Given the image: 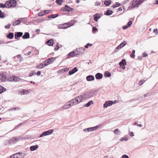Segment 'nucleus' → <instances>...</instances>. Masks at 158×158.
<instances>
[{
  "mask_svg": "<svg viewBox=\"0 0 158 158\" xmlns=\"http://www.w3.org/2000/svg\"><path fill=\"white\" fill-rule=\"evenodd\" d=\"M97 92L98 90H91L86 92L84 95V98L86 99L91 98L96 95Z\"/></svg>",
  "mask_w": 158,
  "mask_h": 158,
  "instance_id": "1",
  "label": "nucleus"
},
{
  "mask_svg": "<svg viewBox=\"0 0 158 158\" xmlns=\"http://www.w3.org/2000/svg\"><path fill=\"white\" fill-rule=\"evenodd\" d=\"M83 96L80 95L78 97H76L75 99L72 100V101L74 105H76L78 103L81 102L83 100Z\"/></svg>",
  "mask_w": 158,
  "mask_h": 158,
  "instance_id": "2",
  "label": "nucleus"
},
{
  "mask_svg": "<svg viewBox=\"0 0 158 158\" xmlns=\"http://www.w3.org/2000/svg\"><path fill=\"white\" fill-rule=\"evenodd\" d=\"M141 4L140 0H133L132 2V6L130 8L132 9L138 7Z\"/></svg>",
  "mask_w": 158,
  "mask_h": 158,
  "instance_id": "3",
  "label": "nucleus"
},
{
  "mask_svg": "<svg viewBox=\"0 0 158 158\" xmlns=\"http://www.w3.org/2000/svg\"><path fill=\"white\" fill-rule=\"evenodd\" d=\"M78 50V49H77V50H75L73 51L70 52L68 54L69 56H70L72 57L79 55L80 53H81V52H80Z\"/></svg>",
  "mask_w": 158,
  "mask_h": 158,
  "instance_id": "4",
  "label": "nucleus"
},
{
  "mask_svg": "<svg viewBox=\"0 0 158 158\" xmlns=\"http://www.w3.org/2000/svg\"><path fill=\"white\" fill-rule=\"evenodd\" d=\"M54 132V130L53 129L49 130L47 131L44 132L40 135V137H42L44 136L48 135L51 134Z\"/></svg>",
  "mask_w": 158,
  "mask_h": 158,
  "instance_id": "5",
  "label": "nucleus"
},
{
  "mask_svg": "<svg viewBox=\"0 0 158 158\" xmlns=\"http://www.w3.org/2000/svg\"><path fill=\"white\" fill-rule=\"evenodd\" d=\"M127 44V42L126 41H124L121 43L115 49L114 52H117L118 50L122 48L123 47Z\"/></svg>",
  "mask_w": 158,
  "mask_h": 158,
  "instance_id": "6",
  "label": "nucleus"
},
{
  "mask_svg": "<svg viewBox=\"0 0 158 158\" xmlns=\"http://www.w3.org/2000/svg\"><path fill=\"white\" fill-rule=\"evenodd\" d=\"M74 105L72 100L67 102L62 107V108L64 109H66L69 108L71 106Z\"/></svg>",
  "mask_w": 158,
  "mask_h": 158,
  "instance_id": "7",
  "label": "nucleus"
},
{
  "mask_svg": "<svg viewBox=\"0 0 158 158\" xmlns=\"http://www.w3.org/2000/svg\"><path fill=\"white\" fill-rule=\"evenodd\" d=\"M119 66L121 67L123 69H125V65H126V61L125 60L123 59L119 63Z\"/></svg>",
  "mask_w": 158,
  "mask_h": 158,
  "instance_id": "8",
  "label": "nucleus"
},
{
  "mask_svg": "<svg viewBox=\"0 0 158 158\" xmlns=\"http://www.w3.org/2000/svg\"><path fill=\"white\" fill-rule=\"evenodd\" d=\"M23 35L22 32H18L15 33V37L16 39H18L20 37H21Z\"/></svg>",
  "mask_w": 158,
  "mask_h": 158,
  "instance_id": "9",
  "label": "nucleus"
},
{
  "mask_svg": "<svg viewBox=\"0 0 158 158\" xmlns=\"http://www.w3.org/2000/svg\"><path fill=\"white\" fill-rule=\"evenodd\" d=\"M113 102L112 101H108L106 102L104 104V107L106 108L108 106H110L112 105Z\"/></svg>",
  "mask_w": 158,
  "mask_h": 158,
  "instance_id": "10",
  "label": "nucleus"
},
{
  "mask_svg": "<svg viewBox=\"0 0 158 158\" xmlns=\"http://www.w3.org/2000/svg\"><path fill=\"white\" fill-rule=\"evenodd\" d=\"M78 71V69L77 67H75L72 70L70 71L69 72V75H71Z\"/></svg>",
  "mask_w": 158,
  "mask_h": 158,
  "instance_id": "11",
  "label": "nucleus"
},
{
  "mask_svg": "<svg viewBox=\"0 0 158 158\" xmlns=\"http://www.w3.org/2000/svg\"><path fill=\"white\" fill-rule=\"evenodd\" d=\"M95 78L94 76L90 75L86 77V79L88 81H91L92 80H94Z\"/></svg>",
  "mask_w": 158,
  "mask_h": 158,
  "instance_id": "12",
  "label": "nucleus"
},
{
  "mask_svg": "<svg viewBox=\"0 0 158 158\" xmlns=\"http://www.w3.org/2000/svg\"><path fill=\"white\" fill-rule=\"evenodd\" d=\"M98 127V126H97L94 127L88 128H87V131L89 132L94 131L97 129Z\"/></svg>",
  "mask_w": 158,
  "mask_h": 158,
  "instance_id": "13",
  "label": "nucleus"
},
{
  "mask_svg": "<svg viewBox=\"0 0 158 158\" xmlns=\"http://www.w3.org/2000/svg\"><path fill=\"white\" fill-rule=\"evenodd\" d=\"M14 58L16 61L19 60L21 61L22 60V58L21 57V55H18L17 56L14 57Z\"/></svg>",
  "mask_w": 158,
  "mask_h": 158,
  "instance_id": "14",
  "label": "nucleus"
},
{
  "mask_svg": "<svg viewBox=\"0 0 158 158\" xmlns=\"http://www.w3.org/2000/svg\"><path fill=\"white\" fill-rule=\"evenodd\" d=\"M100 15L98 13L94 15V20L96 21H97L100 18Z\"/></svg>",
  "mask_w": 158,
  "mask_h": 158,
  "instance_id": "15",
  "label": "nucleus"
},
{
  "mask_svg": "<svg viewBox=\"0 0 158 158\" xmlns=\"http://www.w3.org/2000/svg\"><path fill=\"white\" fill-rule=\"evenodd\" d=\"M95 77L97 79H101L102 78L103 75L100 73H97Z\"/></svg>",
  "mask_w": 158,
  "mask_h": 158,
  "instance_id": "16",
  "label": "nucleus"
},
{
  "mask_svg": "<svg viewBox=\"0 0 158 158\" xmlns=\"http://www.w3.org/2000/svg\"><path fill=\"white\" fill-rule=\"evenodd\" d=\"M16 3L17 2L16 0H10V7L16 6Z\"/></svg>",
  "mask_w": 158,
  "mask_h": 158,
  "instance_id": "17",
  "label": "nucleus"
},
{
  "mask_svg": "<svg viewBox=\"0 0 158 158\" xmlns=\"http://www.w3.org/2000/svg\"><path fill=\"white\" fill-rule=\"evenodd\" d=\"M38 147L39 146L38 145L32 146L30 147V150L31 151H33L36 150Z\"/></svg>",
  "mask_w": 158,
  "mask_h": 158,
  "instance_id": "18",
  "label": "nucleus"
},
{
  "mask_svg": "<svg viewBox=\"0 0 158 158\" xmlns=\"http://www.w3.org/2000/svg\"><path fill=\"white\" fill-rule=\"evenodd\" d=\"M30 36L29 33L28 32H26L23 36L22 38L23 39H27L29 38Z\"/></svg>",
  "mask_w": 158,
  "mask_h": 158,
  "instance_id": "19",
  "label": "nucleus"
},
{
  "mask_svg": "<svg viewBox=\"0 0 158 158\" xmlns=\"http://www.w3.org/2000/svg\"><path fill=\"white\" fill-rule=\"evenodd\" d=\"M6 78V76L4 74H0V80L3 81H5Z\"/></svg>",
  "mask_w": 158,
  "mask_h": 158,
  "instance_id": "20",
  "label": "nucleus"
},
{
  "mask_svg": "<svg viewBox=\"0 0 158 158\" xmlns=\"http://www.w3.org/2000/svg\"><path fill=\"white\" fill-rule=\"evenodd\" d=\"M47 43L49 46H52L53 44V40L52 39L50 40L47 41Z\"/></svg>",
  "mask_w": 158,
  "mask_h": 158,
  "instance_id": "21",
  "label": "nucleus"
},
{
  "mask_svg": "<svg viewBox=\"0 0 158 158\" xmlns=\"http://www.w3.org/2000/svg\"><path fill=\"white\" fill-rule=\"evenodd\" d=\"M18 155V158H23L25 156H26L25 154L21 152V153L19 152L17 153Z\"/></svg>",
  "mask_w": 158,
  "mask_h": 158,
  "instance_id": "22",
  "label": "nucleus"
},
{
  "mask_svg": "<svg viewBox=\"0 0 158 158\" xmlns=\"http://www.w3.org/2000/svg\"><path fill=\"white\" fill-rule=\"evenodd\" d=\"M44 67L45 66H44V64H43V63L42 62L39 65H38L36 66V68L38 69H42L44 68Z\"/></svg>",
  "mask_w": 158,
  "mask_h": 158,
  "instance_id": "23",
  "label": "nucleus"
},
{
  "mask_svg": "<svg viewBox=\"0 0 158 158\" xmlns=\"http://www.w3.org/2000/svg\"><path fill=\"white\" fill-rule=\"evenodd\" d=\"M21 23V21L19 20H17L14 22L12 23L13 25L14 26H16L19 24Z\"/></svg>",
  "mask_w": 158,
  "mask_h": 158,
  "instance_id": "24",
  "label": "nucleus"
},
{
  "mask_svg": "<svg viewBox=\"0 0 158 158\" xmlns=\"http://www.w3.org/2000/svg\"><path fill=\"white\" fill-rule=\"evenodd\" d=\"M29 93V91L26 89H23L22 90L21 92V95H24L27 94Z\"/></svg>",
  "mask_w": 158,
  "mask_h": 158,
  "instance_id": "25",
  "label": "nucleus"
},
{
  "mask_svg": "<svg viewBox=\"0 0 158 158\" xmlns=\"http://www.w3.org/2000/svg\"><path fill=\"white\" fill-rule=\"evenodd\" d=\"M4 4L5 5L6 8H10V0L7 1Z\"/></svg>",
  "mask_w": 158,
  "mask_h": 158,
  "instance_id": "26",
  "label": "nucleus"
},
{
  "mask_svg": "<svg viewBox=\"0 0 158 158\" xmlns=\"http://www.w3.org/2000/svg\"><path fill=\"white\" fill-rule=\"evenodd\" d=\"M54 60L55 58L54 57H52L50 58H49L46 60L49 62L48 63L49 64L52 63Z\"/></svg>",
  "mask_w": 158,
  "mask_h": 158,
  "instance_id": "27",
  "label": "nucleus"
},
{
  "mask_svg": "<svg viewBox=\"0 0 158 158\" xmlns=\"http://www.w3.org/2000/svg\"><path fill=\"white\" fill-rule=\"evenodd\" d=\"M65 10L68 11H72V8H71L70 7L66 5L65 6Z\"/></svg>",
  "mask_w": 158,
  "mask_h": 158,
  "instance_id": "28",
  "label": "nucleus"
},
{
  "mask_svg": "<svg viewBox=\"0 0 158 158\" xmlns=\"http://www.w3.org/2000/svg\"><path fill=\"white\" fill-rule=\"evenodd\" d=\"M6 90V88H4L2 86H0V94L5 91Z\"/></svg>",
  "mask_w": 158,
  "mask_h": 158,
  "instance_id": "29",
  "label": "nucleus"
},
{
  "mask_svg": "<svg viewBox=\"0 0 158 158\" xmlns=\"http://www.w3.org/2000/svg\"><path fill=\"white\" fill-rule=\"evenodd\" d=\"M93 102L92 101H90L85 105L86 107H89L91 105L93 104Z\"/></svg>",
  "mask_w": 158,
  "mask_h": 158,
  "instance_id": "30",
  "label": "nucleus"
},
{
  "mask_svg": "<svg viewBox=\"0 0 158 158\" xmlns=\"http://www.w3.org/2000/svg\"><path fill=\"white\" fill-rule=\"evenodd\" d=\"M113 11L111 10H107L106 11V14L107 15H110L112 14Z\"/></svg>",
  "mask_w": 158,
  "mask_h": 158,
  "instance_id": "31",
  "label": "nucleus"
},
{
  "mask_svg": "<svg viewBox=\"0 0 158 158\" xmlns=\"http://www.w3.org/2000/svg\"><path fill=\"white\" fill-rule=\"evenodd\" d=\"M58 15L56 14H53L52 15H51L48 16V18H55L58 16Z\"/></svg>",
  "mask_w": 158,
  "mask_h": 158,
  "instance_id": "32",
  "label": "nucleus"
},
{
  "mask_svg": "<svg viewBox=\"0 0 158 158\" xmlns=\"http://www.w3.org/2000/svg\"><path fill=\"white\" fill-rule=\"evenodd\" d=\"M44 20L45 19H37V23H39L43 22Z\"/></svg>",
  "mask_w": 158,
  "mask_h": 158,
  "instance_id": "33",
  "label": "nucleus"
},
{
  "mask_svg": "<svg viewBox=\"0 0 158 158\" xmlns=\"http://www.w3.org/2000/svg\"><path fill=\"white\" fill-rule=\"evenodd\" d=\"M111 3V1H106L104 2V4L106 6H109Z\"/></svg>",
  "mask_w": 158,
  "mask_h": 158,
  "instance_id": "34",
  "label": "nucleus"
},
{
  "mask_svg": "<svg viewBox=\"0 0 158 158\" xmlns=\"http://www.w3.org/2000/svg\"><path fill=\"white\" fill-rule=\"evenodd\" d=\"M13 79L14 81H18L20 80V78L15 76L13 77Z\"/></svg>",
  "mask_w": 158,
  "mask_h": 158,
  "instance_id": "35",
  "label": "nucleus"
},
{
  "mask_svg": "<svg viewBox=\"0 0 158 158\" xmlns=\"http://www.w3.org/2000/svg\"><path fill=\"white\" fill-rule=\"evenodd\" d=\"M48 61L47 60H45L43 61L42 63H43V64H44V66L45 67L46 66H47V65H48L49 64L48 63Z\"/></svg>",
  "mask_w": 158,
  "mask_h": 158,
  "instance_id": "36",
  "label": "nucleus"
},
{
  "mask_svg": "<svg viewBox=\"0 0 158 158\" xmlns=\"http://www.w3.org/2000/svg\"><path fill=\"white\" fill-rule=\"evenodd\" d=\"M5 17V15L0 10V18H3Z\"/></svg>",
  "mask_w": 158,
  "mask_h": 158,
  "instance_id": "37",
  "label": "nucleus"
},
{
  "mask_svg": "<svg viewBox=\"0 0 158 158\" xmlns=\"http://www.w3.org/2000/svg\"><path fill=\"white\" fill-rule=\"evenodd\" d=\"M10 158H18V153H15L11 156Z\"/></svg>",
  "mask_w": 158,
  "mask_h": 158,
  "instance_id": "38",
  "label": "nucleus"
},
{
  "mask_svg": "<svg viewBox=\"0 0 158 158\" xmlns=\"http://www.w3.org/2000/svg\"><path fill=\"white\" fill-rule=\"evenodd\" d=\"M56 2L58 4L60 5L63 2V0H56Z\"/></svg>",
  "mask_w": 158,
  "mask_h": 158,
  "instance_id": "39",
  "label": "nucleus"
},
{
  "mask_svg": "<svg viewBox=\"0 0 158 158\" xmlns=\"http://www.w3.org/2000/svg\"><path fill=\"white\" fill-rule=\"evenodd\" d=\"M145 81L144 79H142L140 80L139 82V85H141L145 82Z\"/></svg>",
  "mask_w": 158,
  "mask_h": 158,
  "instance_id": "40",
  "label": "nucleus"
},
{
  "mask_svg": "<svg viewBox=\"0 0 158 158\" xmlns=\"http://www.w3.org/2000/svg\"><path fill=\"white\" fill-rule=\"evenodd\" d=\"M113 132L115 134H116V135L118 134L119 132L118 129H115L113 131Z\"/></svg>",
  "mask_w": 158,
  "mask_h": 158,
  "instance_id": "41",
  "label": "nucleus"
},
{
  "mask_svg": "<svg viewBox=\"0 0 158 158\" xmlns=\"http://www.w3.org/2000/svg\"><path fill=\"white\" fill-rule=\"evenodd\" d=\"M45 14L43 11H42L38 13V15L39 16H41Z\"/></svg>",
  "mask_w": 158,
  "mask_h": 158,
  "instance_id": "42",
  "label": "nucleus"
},
{
  "mask_svg": "<svg viewBox=\"0 0 158 158\" xmlns=\"http://www.w3.org/2000/svg\"><path fill=\"white\" fill-rule=\"evenodd\" d=\"M120 5V4H119L118 2H116L115 3V5L113 6V8H114L117 7H118Z\"/></svg>",
  "mask_w": 158,
  "mask_h": 158,
  "instance_id": "43",
  "label": "nucleus"
},
{
  "mask_svg": "<svg viewBox=\"0 0 158 158\" xmlns=\"http://www.w3.org/2000/svg\"><path fill=\"white\" fill-rule=\"evenodd\" d=\"M0 8H6L5 5L3 3H0Z\"/></svg>",
  "mask_w": 158,
  "mask_h": 158,
  "instance_id": "44",
  "label": "nucleus"
},
{
  "mask_svg": "<svg viewBox=\"0 0 158 158\" xmlns=\"http://www.w3.org/2000/svg\"><path fill=\"white\" fill-rule=\"evenodd\" d=\"M34 74H36V73H35L33 71H31L29 75V77H32L33 75H34Z\"/></svg>",
  "mask_w": 158,
  "mask_h": 158,
  "instance_id": "45",
  "label": "nucleus"
},
{
  "mask_svg": "<svg viewBox=\"0 0 158 158\" xmlns=\"http://www.w3.org/2000/svg\"><path fill=\"white\" fill-rule=\"evenodd\" d=\"M105 76L106 77H109L111 76V74L109 73H105Z\"/></svg>",
  "mask_w": 158,
  "mask_h": 158,
  "instance_id": "46",
  "label": "nucleus"
},
{
  "mask_svg": "<svg viewBox=\"0 0 158 158\" xmlns=\"http://www.w3.org/2000/svg\"><path fill=\"white\" fill-rule=\"evenodd\" d=\"M132 23V21L131 20H130L127 23V26H128V27H130Z\"/></svg>",
  "mask_w": 158,
  "mask_h": 158,
  "instance_id": "47",
  "label": "nucleus"
},
{
  "mask_svg": "<svg viewBox=\"0 0 158 158\" xmlns=\"http://www.w3.org/2000/svg\"><path fill=\"white\" fill-rule=\"evenodd\" d=\"M11 140V142H16L18 141L17 139L15 137H13V139H12Z\"/></svg>",
  "mask_w": 158,
  "mask_h": 158,
  "instance_id": "48",
  "label": "nucleus"
},
{
  "mask_svg": "<svg viewBox=\"0 0 158 158\" xmlns=\"http://www.w3.org/2000/svg\"><path fill=\"white\" fill-rule=\"evenodd\" d=\"M128 139L127 138L123 137L120 139V141H122L124 140L127 141Z\"/></svg>",
  "mask_w": 158,
  "mask_h": 158,
  "instance_id": "49",
  "label": "nucleus"
},
{
  "mask_svg": "<svg viewBox=\"0 0 158 158\" xmlns=\"http://www.w3.org/2000/svg\"><path fill=\"white\" fill-rule=\"evenodd\" d=\"M20 108H19V107H15V108H11V109H10V110H20Z\"/></svg>",
  "mask_w": 158,
  "mask_h": 158,
  "instance_id": "50",
  "label": "nucleus"
},
{
  "mask_svg": "<svg viewBox=\"0 0 158 158\" xmlns=\"http://www.w3.org/2000/svg\"><path fill=\"white\" fill-rule=\"evenodd\" d=\"M122 158H129V157L127 155L124 154L122 156Z\"/></svg>",
  "mask_w": 158,
  "mask_h": 158,
  "instance_id": "51",
  "label": "nucleus"
},
{
  "mask_svg": "<svg viewBox=\"0 0 158 158\" xmlns=\"http://www.w3.org/2000/svg\"><path fill=\"white\" fill-rule=\"evenodd\" d=\"M98 31V29L95 27H93L92 29V32H94V31Z\"/></svg>",
  "mask_w": 158,
  "mask_h": 158,
  "instance_id": "52",
  "label": "nucleus"
},
{
  "mask_svg": "<svg viewBox=\"0 0 158 158\" xmlns=\"http://www.w3.org/2000/svg\"><path fill=\"white\" fill-rule=\"evenodd\" d=\"M89 45H90V46H92V44H90L89 43H88L87 44V45L85 46V47L86 48H88V46H89Z\"/></svg>",
  "mask_w": 158,
  "mask_h": 158,
  "instance_id": "53",
  "label": "nucleus"
},
{
  "mask_svg": "<svg viewBox=\"0 0 158 158\" xmlns=\"http://www.w3.org/2000/svg\"><path fill=\"white\" fill-rule=\"evenodd\" d=\"M69 70V69L67 68H65L62 70H63L64 72H67Z\"/></svg>",
  "mask_w": 158,
  "mask_h": 158,
  "instance_id": "54",
  "label": "nucleus"
},
{
  "mask_svg": "<svg viewBox=\"0 0 158 158\" xmlns=\"http://www.w3.org/2000/svg\"><path fill=\"white\" fill-rule=\"evenodd\" d=\"M5 27L6 29H9L10 28V24H9L7 25H6Z\"/></svg>",
  "mask_w": 158,
  "mask_h": 158,
  "instance_id": "55",
  "label": "nucleus"
},
{
  "mask_svg": "<svg viewBox=\"0 0 158 158\" xmlns=\"http://www.w3.org/2000/svg\"><path fill=\"white\" fill-rule=\"evenodd\" d=\"M14 35L13 33L10 32V39L13 38L14 37Z\"/></svg>",
  "mask_w": 158,
  "mask_h": 158,
  "instance_id": "56",
  "label": "nucleus"
},
{
  "mask_svg": "<svg viewBox=\"0 0 158 158\" xmlns=\"http://www.w3.org/2000/svg\"><path fill=\"white\" fill-rule=\"evenodd\" d=\"M135 125H137V126L139 127H142L141 125L138 124V122H135Z\"/></svg>",
  "mask_w": 158,
  "mask_h": 158,
  "instance_id": "57",
  "label": "nucleus"
},
{
  "mask_svg": "<svg viewBox=\"0 0 158 158\" xmlns=\"http://www.w3.org/2000/svg\"><path fill=\"white\" fill-rule=\"evenodd\" d=\"M129 27L127 25L124 26L123 27V29L124 30H125L127 29V28H128Z\"/></svg>",
  "mask_w": 158,
  "mask_h": 158,
  "instance_id": "58",
  "label": "nucleus"
},
{
  "mask_svg": "<svg viewBox=\"0 0 158 158\" xmlns=\"http://www.w3.org/2000/svg\"><path fill=\"white\" fill-rule=\"evenodd\" d=\"M143 57H145L148 56V54L146 53H144L143 54Z\"/></svg>",
  "mask_w": 158,
  "mask_h": 158,
  "instance_id": "59",
  "label": "nucleus"
},
{
  "mask_svg": "<svg viewBox=\"0 0 158 158\" xmlns=\"http://www.w3.org/2000/svg\"><path fill=\"white\" fill-rule=\"evenodd\" d=\"M59 49V47L58 46V45L57 44V45L56 46V47L54 49V50L55 51H57Z\"/></svg>",
  "mask_w": 158,
  "mask_h": 158,
  "instance_id": "60",
  "label": "nucleus"
},
{
  "mask_svg": "<svg viewBox=\"0 0 158 158\" xmlns=\"http://www.w3.org/2000/svg\"><path fill=\"white\" fill-rule=\"evenodd\" d=\"M41 74V72L40 71H38L37 73V76H39Z\"/></svg>",
  "mask_w": 158,
  "mask_h": 158,
  "instance_id": "61",
  "label": "nucleus"
},
{
  "mask_svg": "<svg viewBox=\"0 0 158 158\" xmlns=\"http://www.w3.org/2000/svg\"><path fill=\"white\" fill-rule=\"evenodd\" d=\"M44 13L45 14H47L49 13V10H45L44 11Z\"/></svg>",
  "mask_w": 158,
  "mask_h": 158,
  "instance_id": "62",
  "label": "nucleus"
},
{
  "mask_svg": "<svg viewBox=\"0 0 158 158\" xmlns=\"http://www.w3.org/2000/svg\"><path fill=\"white\" fill-rule=\"evenodd\" d=\"M135 55L133 54L132 53L130 55V57L131 58H134L135 57Z\"/></svg>",
  "mask_w": 158,
  "mask_h": 158,
  "instance_id": "63",
  "label": "nucleus"
},
{
  "mask_svg": "<svg viewBox=\"0 0 158 158\" xmlns=\"http://www.w3.org/2000/svg\"><path fill=\"white\" fill-rule=\"evenodd\" d=\"M100 3H99V2H96L95 3V5L96 6H100Z\"/></svg>",
  "mask_w": 158,
  "mask_h": 158,
  "instance_id": "64",
  "label": "nucleus"
}]
</instances>
